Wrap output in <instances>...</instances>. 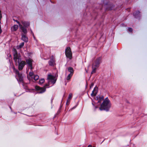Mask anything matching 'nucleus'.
Here are the masks:
<instances>
[{
    "label": "nucleus",
    "instance_id": "f257e3e1",
    "mask_svg": "<svg viewBox=\"0 0 147 147\" xmlns=\"http://www.w3.org/2000/svg\"><path fill=\"white\" fill-rule=\"evenodd\" d=\"M12 69L13 71L16 74V78L18 81V83L20 84V83H22V85L24 86V76L22 73H20L19 71L16 69L14 66L12 67Z\"/></svg>",
    "mask_w": 147,
    "mask_h": 147
},
{
    "label": "nucleus",
    "instance_id": "f03ea898",
    "mask_svg": "<svg viewBox=\"0 0 147 147\" xmlns=\"http://www.w3.org/2000/svg\"><path fill=\"white\" fill-rule=\"evenodd\" d=\"M16 21L19 24L20 28L21 29L23 33L22 34V39L25 42H27L28 41V38L26 36V34L27 31L26 29L23 27L20 23L17 20Z\"/></svg>",
    "mask_w": 147,
    "mask_h": 147
},
{
    "label": "nucleus",
    "instance_id": "7ed1b4c3",
    "mask_svg": "<svg viewBox=\"0 0 147 147\" xmlns=\"http://www.w3.org/2000/svg\"><path fill=\"white\" fill-rule=\"evenodd\" d=\"M111 106V103H109L103 102L101 104L100 107L99 108V110L101 111H105L106 112L109 111L110 109Z\"/></svg>",
    "mask_w": 147,
    "mask_h": 147
},
{
    "label": "nucleus",
    "instance_id": "20e7f679",
    "mask_svg": "<svg viewBox=\"0 0 147 147\" xmlns=\"http://www.w3.org/2000/svg\"><path fill=\"white\" fill-rule=\"evenodd\" d=\"M65 55L66 57L69 60H71L72 58V54L70 47H67L65 50Z\"/></svg>",
    "mask_w": 147,
    "mask_h": 147
},
{
    "label": "nucleus",
    "instance_id": "39448f33",
    "mask_svg": "<svg viewBox=\"0 0 147 147\" xmlns=\"http://www.w3.org/2000/svg\"><path fill=\"white\" fill-rule=\"evenodd\" d=\"M17 62L18 63V69L19 70H22L26 64L25 61L21 60V59H18Z\"/></svg>",
    "mask_w": 147,
    "mask_h": 147
},
{
    "label": "nucleus",
    "instance_id": "423d86ee",
    "mask_svg": "<svg viewBox=\"0 0 147 147\" xmlns=\"http://www.w3.org/2000/svg\"><path fill=\"white\" fill-rule=\"evenodd\" d=\"M101 59L102 58L101 57H99L97 58L94 63L92 64V65L98 67L100 64L101 63Z\"/></svg>",
    "mask_w": 147,
    "mask_h": 147
},
{
    "label": "nucleus",
    "instance_id": "0eeeda50",
    "mask_svg": "<svg viewBox=\"0 0 147 147\" xmlns=\"http://www.w3.org/2000/svg\"><path fill=\"white\" fill-rule=\"evenodd\" d=\"M35 88L36 90L38 91V93H42L46 91V88L40 87L36 86H35Z\"/></svg>",
    "mask_w": 147,
    "mask_h": 147
},
{
    "label": "nucleus",
    "instance_id": "6e6552de",
    "mask_svg": "<svg viewBox=\"0 0 147 147\" xmlns=\"http://www.w3.org/2000/svg\"><path fill=\"white\" fill-rule=\"evenodd\" d=\"M26 61L27 64L29 67L30 68V69H32V64L33 60H32L29 57L28 59H26Z\"/></svg>",
    "mask_w": 147,
    "mask_h": 147
},
{
    "label": "nucleus",
    "instance_id": "1a4fd4ad",
    "mask_svg": "<svg viewBox=\"0 0 147 147\" xmlns=\"http://www.w3.org/2000/svg\"><path fill=\"white\" fill-rule=\"evenodd\" d=\"M55 77L52 75L49 74L48 75L47 79L51 80V82L54 84L55 83L56 81V79H55Z\"/></svg>",
    "mask_w": 147,
    "mask_h": 147
},
{
    "label": "nucleus",
    "instance_id": "9d476101",
    "mask_svg": "<svg viewBox=\"0 0 147 147\" xmlns=\"http://www.w3.org/2000/svg\"><path fill=\"white\" fill-rule=\"evenodd\" d=\"M104 97L103 96H100V95H98L96 97L95 99L98 100V102L99 103H101L102 101L104 100Z\"/></svg>",
    "mask_w": 147,
    "mask_h": 147
},
{
    "label": "nucleus",
    "instance_id": "9b49d317",
    "mask_svg": "<svg viewBox=\"0 0 147 147\" xmlns=\"http://www.w3.org/2000/svg\"><path fill=\"white\" fill-rule=\"evenodd\" d=\"M13 55V60L15 62L17 63V62L18 59H21L20 58L21 56L19 54H17L16 55Z\"/></svg>",
    "mask_w": 147,
    "mask_h": 147
},
{
    "label": "nucleus",
    "instance_id": "f8f14e48",
    "mask_svg": "<svg viewBox=\"0 0 147 147\" xmlns=\"http://www.w3.org/2000/svg\"><path fill=\"white\" fill-rule=\"evenodd\" d=\"M21 22L22 24V25L20 22L19 23L26 29V28L27 27L29 26V23L28 22L22 21H21Z\"/></svg>",
    "mask_w": 147,
    "mask_h": 147
},
{
    "label": "nucleus",
    "instance_id": "ddd939ff",
    "mask_svg": "<svg viewBox=\"0 0 147 147\" xmlns=\"http://www.w3.org/2000/svg\"><path fill=\"white\" fill-rule=\"evenodd\" d=\"M96 87L94 88L92 92V93L91 94V95L93 97L95 96L97 93L98 88L97 87H96Z\"/></svg>",
    "mask_w": 147,
    "mask_h": 147
},
{
    "label": "nucleus",
    "instance_id": "4468645a",
    "mask_svg": "<svg viewBox=\"0 0 147 147\" xmlns=\"http://www.w3.org/2000/svg\"><path fill=\"white\" fill-rule=\"evenodd\" d=\"M104 4L105 5H108L107 7V10H111L113 9V5H110L109 3L106 4L105 3H104Z\"/></svg>",
    "mask_w": 147,
    "mask_h": 147
},
{
    "label": "nucleus",
    "instance_id": "2eb2a0df",
    "mask_svg": "<svg viewBox=\"0 0 147 147\" xmlns=\"http://www.w3.org/2000/svg\"><path fill=\"white\" fill-rule=\"evenodd\" d=\"M68 71L70 72L69 74L73 75L74 73V69L73 68L71 67H69L67 68Z\"/></svg>",
    "mask_w": 147,
    "mask_h": 147
},
{
    "label": "nucleus",
    "instance_id": "dca6fc26",
    "mask_svg": "<svg viewBox=\"0 0 147 147\" xmlns=\"http://www.w3.org/2000/svg\"><path fill=\"white\" fill-rule=\"evenodd\" d=\"M98 67H96L94 66V65H92V72L91 73V74H92L94 73H95L96 72V70L97 69V68Z\"/></svg>",
    "mask_w": 147,
    "mask_h": 147
},
{
    "label": "nucleus",
    "instance_id": "f3484780",
    "mask_svg": "<svg viewBox=\"0 0 147 147\" xmlns=\"http://www.w3.org/2000/svg\"><path fill=\"white\" fill-rule=\"evenodd\" d=\"M18 28V26L17 25H15L11 28V30L12 31H16Z\"/></svg>",
    "mask_w": 147,
    "mask_h": 147
},
{
    "label": "nucleus",
    "instance_id": "a211bd4d",
    "mask_svg": "<svg viewBox=\"0 0 147 147\" xmlns=\"http://www.w3.org/2000/svg\"><path fill=\"white\" fill-rule=\"evenodd\" d=\"M49 65L52 66H53V59H51L49 61Z\"/></svg>",
    "mask_w": 147,
    "mask_h": 147
},
{
    "label": "nucleus",
    "instance_id": "6ab92c4d",
    "mask_svg": "<svg viewBox=\"0 0 147 147\" xmlns=\"http://www.w3.org/2000/svg\"><path fill=\"white\" fill-rule=\"evenodd\" d=\"M103 102H105L108 103H111L110 100H109L107 97L105 98V99H104V100Z\"/></svg>",
    "mask_w": 147,
    "mask_h": 147
},
{
    "label": "nucleus",
    "instance_id": "aec40b11",
    "mask_svg": "<svg viewBox=\"0 0 147 147\" xmlns=\"http://www.w3.org/2000/svg\"><path fill=\"white\" fill-rule=\"evenodd\" d=\"M13 55H16L18 54L17 51L16 49L13 48Z\"/></svg>",
    "mask_w": 147,
    "mask_h": 147
},
{
    "label": "nucleus",
    "instance_id": "412c9836",
    "mask_svg": "<svg viewBox=\"0 0 147 147\" xmlns=\"http://www.w3.org/2000/svg\"><path fill=\"white\" fill-rule=\"evenodd\" d=\"M45 80L44 79L42 78L39 80V84H43L45 82Z\"/></svg>",
    "mask_w": 147,
    "mask_h": 147
},
{
    "label": "nucleus",
    "instance_id": "4be33fe9",
    "mask_svg": "<svg viewBox=\"0 0 147 147\" xmlns=\"http://www.w3.org/2000/svg\"><path fill=\"white\" fill-rule=\"evenodd\" d=\"M39 78V77L38 75H35L34 76V80L35 81L37 80Z\"/></svg>",
    "mask_w": 147,
    "mask_h": 147
},
{
    "label": "nucleus",
    "instance_id": "5701e85b",
    "mask_svg": "<svg viewBox=\"0 0 147 147\" xmlns=\"http://www.w3.org/2000/svg\"><path fill=\"white\" fill-rule=\"evenodd\" d=\"M140 13V12L139 11H138L136 12V13H134V15L135 16V17L136 18H137V15H138V14Z\"/></svg>",
    "mask_w": 147,
    "mask_h": 147
},
{
    "label": "nucleus",
    "instance_id": "b1692460",
    "mask_svg": "<svg viewBox=\"0 0 147 147\" xmlns=\"http://www.w3.org/2000/svg\"><path fill=\"white\" fill-rule=\"evenodd\" d=\"M72 76V75H70V74H69L67 77V80H70Z\"/></svg>",
    "mask_w": 147,
    "mask_h": 147
},
{
    "label": "nucleus",
    "instance_id": "393cba45",
    "mask_svg": "<svg viewBox=\"0 0 147 147\" xmlns=\"http://www.w3.org/2000/svg\"><path fill=\"white\" fill-rule=\"evenodd\" d=\"M92 105H93V106L94 107V110L95 111L96 110V109L98 108V107L97 106H95L93 102L92 103Z\"/></svg>",
    "mask_w": 147,
    "mask_h": 147
},
{
    "label": "nucleus",
    "instance_id": "a878e982",
    "mask_svg": "<svg viewBox=\"0 0 147 147\" xmlns=\"http://www.w3.org/2000/svg\"><path fill=\"white\" fill-rule=\"evenodd\" d=\"M60 112L61 110L59 109L57 113L56 114V115H59V114L60 113Z\"/></svg>",
    "mask_w": 147,
    "mask_h": 147
},
{
    "label": "nucleus",
    "instance_id": "bb28decb",
    "mask_svg": "<svg viewBox=\"0 0 147 147\" xmlns=\"http://www.w3.org/2000/svg\"><path fill=\"white\" fill-rule=\"evenodd\" d=\"M78 103H77L75 106L74 107H72L71 108V110H73V109H75L78 106Z\"/></svg>",
    "mask_w": 147,
    "mask_h": 147
},
{
    "label": "nucleus",
    "instance_id": "cd10ccee",
    "mask_svg": "<svg viewBox=\"0 0 147 147\" xmlns=\"http://www.w3.org/2000/svg\"><path fill=\"white\" fill-rule=\"evenodd\" d=\"M49 83H48V84H45V86L43 87V88H46L45 87H49Z\"/></svg>",
    "mask_w": 147,
    "mask_h": 147
},
{
    "label": "nucleus",
    "instance_id": "c85d7f7f",
    "mask_svg": "<svg viewBox=\"0 0 147 147\" xmlns=\"http://www.w3.org/2000/svg\"><path fill=\"white\" fill-rule=\"evenodd\" d=\"M33 75V73L32 72H30L29 73V75L30 76L32 77Z\"/></svg>",
    "mask_w": 147,
    "mask_h": 147
},
{
    "label": "nucleus",
    "instance_id": "c756f323",
    "mask_svg": "<svg viewBox=\"0 0 147 147\" xmlns=\"http://www.w3.org/2000/svg\"><path fill=\"white\" fill-rule=\"evenodd\" d=\"M72 97V94H69L68 96V98L69 99H71Z\"/></svg>",
    "mask_w": 147,
    "mask_h": 147
},
{
    "label": "nucleus",
    "instance_id": "7c9ffc66",
    "mask_svg": "<svg viewBox=\"0 0 147 147\" xmlns=\"http://www.w3.org/2000/svg\"><path fill=\"white\" fill-rule=\"evenodd\" d=\"M94 84L93 83H91L90 86V89H91L93 86Z\"/></svg>",
    "mask_w": 147,
    "mask_h": 147
},
{
    "label": "nucleus",
    "instance_id": "2f4dec72",
    "mask_svg": "<svg viewBox=\"0 0 147 147\" xmlns=\"http://www.w3.org/2000/svg\"><path fill=\"white\" fill-rule=\"evenodd\" d=\"M128 31L130 32H131L132 31V29L131 28H129L128 29Z\"/></svg>",
    "mask_w": 147,
    "mask_h": 147
},
{
    "label": "nucleus",
    "instance_id": "473e14b6",
    "mask_svg": "<svg viewBox=\"0 0 147 147\" xmlns=\"http://www.w3.org/2000/svg\"><path fill=\"white\" fill-rule=\"evenodd\" d=\"M54 97H52L51 98V103L52 105L53 104V100L54 99Z\"/></svg>",
    "mask_w": 147,
    "mask_h": 147
},
{
    "label": "nucleus",
    "instance_id": "72a5a7b5",
    "mask_svg": "<svg viewBox=\"0 0 147 147\" xmlns=\"http://www.w3.org/2000/svg\"><path fill=\"white\" fill-rule=\"evenodd\" d=\"M69 104V101L68 100H67V102L66 103V105H68Z\"/></svg>",
    "mask_w": 147,
    "mask_h": 147
},
{
    "label": "nucleus",
    "instance_id": "f704fd0d",
    "mask_svg": "<svg viewBox=\"0 0 147 147\" xmlns=\"http://www.w3.org/2000/svg\"><path fill=\"white\" fill-rule=\"evenodd\" d=\"M24 45V42H22L19 46H23Z\"/></svg>",
    "mask_w": 147,
    "mask_h": 147
},
{
    "label": "nucleus",
    "instance_id": "c9c22d12",
    "mask_svg": "<svg viewBox=\"0 0 147 147\" xmlns=\"http://www.w3.org/2000/svg\"><path fill=\"white\" fill-rule=\"evenodd\" d=\"M23 47H17V48L18 49L21 48Z\"/></svg>",
    "mask_w": 147,
    "mask_h": 147
},
{
    "label": "nucleus",
    "instance_id": "e433bc0d",
    "mask_svg": "<svg viewBox=\"0 0 147 147\" xmlns=\"http://www.w3.org/2000/svg\"><path fill=\"white\" fill-rule=\"evenodd\" d=\"M88 147H96L95 146H93V147H92V146L91 145H89Z\"/></svg>",
    "mask_w": 147,
    "mask_h": 147
},
{
    "label": "nucleus",
    "instance_id": "4c0bfd02",
    "mask_svg": "<svg viewBox=\"0 0 147 147\" xmlns=\"http://www.w3.org/2000/svg\"><path fill=\"white\" fill-rule=\"evenodd\" d=\"M62 107V106L61 105L60 106V107H59V109H60V110H61Z\"/></svg>",
    "mask_w": 147,
    "mask_h": 147
},
{
    "label": "nucleus",
    "instance_id": "58836bf2",
    "mask_svg": "<svg viewBox=\"0 0 147 147\" xmlns=\"http://www.w3.org/2000/svg\"><path fill=\"white\" fill-rule=\"evenodd\" d=\"M56 116H57V115H56V114H55V115H54V118H55V117H56Z\"/></svg>",
    "mask_w": 147,
    "mask_h": 147
},
{
    "label": "nucleus",
    "instance_id": "ea45409f",
    "mask_svg": "<svg viewBox=\"0 0 147 147\" xmlns=\"http://www.w3.org/2000/svg\"><path fill=\"white\" fill-rule=\"evenodd\" d=\"M67 85V83L65 82V85Z\"/></svg>",
    "mask_w": 147,
    "mask_h": 147
},
{
    "label": "nucleus",
    "instance_id": "a19ab883",
    "mask_svg": "<svg viewBox=\"0 0 147 147\" xmlns=\"http://www.w3.org/2000/svg\"><path fill=\"white\" fill-rule=\"evenodd\" d=\"M10 109H11V107H10Z\"/></svg>",
    "mask_w": 147,
    "mask_h": 147
},
{
    "label": "nucleus",
    "instance_id": "79ce46f5",
    "mask_svg": "<svg viewBox=\"0 0 147 147\" xmlns=\"http://www.w3.org/2000/svg\"><path fill=\"white\" fill-rule=\"evenodd\" d=\"M104 140L103 141H102V142L101 143V144L102 143V142H103L104 141Z\"/></svg>",
    "mask_w": 147,
    "mask_h": 147
},
{
    "label": "nucleus",
    "instance_id": "37998d69",
    "mask_svg": "<svg viewBox=\"0 0 147 147\" xmlns=\"http://www.w3.org/2000/svg\"><path fill=\"white\" fill-rule=\"evenodd\" d=\"M86 72L87 73V72H87V71H86Z\"/></svg>",
    "mask_w": 147,
    "mask_h": 147
}]
</instances>
